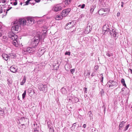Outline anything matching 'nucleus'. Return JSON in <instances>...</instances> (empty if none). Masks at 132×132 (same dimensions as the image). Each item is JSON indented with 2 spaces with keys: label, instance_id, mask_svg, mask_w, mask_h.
Segmentation results:
<instances>
[{
  "label": "nucleus",
  "instance_id": "50",
  "mask_svg": "<svg viewBox=\"0 0 132 132\" xmlns=\"http://www.w3.org/2000/svg\"><path fill=\"white\" fill-rule=\"evenodd\" d=\"M12 8V7H8V8L6 9V13H7V11H9V10H10Z\"/></svg>",
  "mask_w": 132,
  "mask_h": 132
},
{
  "label": "nucleus",
  "instance_id": "47",
  "mask_svg": "<svg viewBox=\"0 0 132 132\" xmlns=\"http://www.w3.org/2000/svg\"><path fill=\"white\" fill-rule=\"evenodd\" d=\"M65 55H70V53L69 52H66L65 54Z\"/></svg>",
  "mask_w": 132,
  "mask_h": 132
},
{
  "label": "nucleus",
  "instance_id": "18",
  "mask_svg": "<svg viewBox=\"0 0 132 132\" xmlns=\"http://www.w3.org/2000/svg\"><path fill=\"white\" fill-rule=\"evenodd\" d=\"M17 69H18L16 67L15 65L11 66L10 68V71L13 73L16 72L17 71Z\"/></svg>",
  "mask_w": 132,
  "mask_h": 132
},
{
  "label": "nucleus",
  "instance_id": "12",
  "mask_svg": "<svg viewBox=\"0 0 132 132\" xmlns=\"http://www.w3.org/2000/svg\"><path fill=\"white\" fill-rule=\"evenodd\" d=\"M35 50V48L31 46L30 47L27 48L26 49H24V52H27L29 53H31L34 52Z\"/></svg>",
  "mask_w": 132,
  "mask_h": 132
},
{
  "label": "nucleus",
  "instance_id": "3",
  "mask_svg": "<svg viewBox=\"0 0 132 132\" xmlns=\"http://www.w3.org/2000/svg\"><path fill=\"white\" fill-rule=\"evenodd\" d=\"M38 89L40 91H42L43 92L46 93L47 90L48 88L46 85H43L42 84H38Z\"/></svg>",
  "mask_w": 132,
  "mask_h": 132
},
{
  "label": "nucleus",
  "instance_id": "30",
  "mask_svg": "<svg viewBox=\"0 0 132 132\" xmlns=\"http://www.w3.org/2000/svg\"><path fill=\"white\" fill-rule=\"evenodd\" d=\"M71 0H65V3L66 5H68L70 3Z\"/></svg>",
  "mask_w": 132,
  "mask_h": 132
},
{
  "label": "nucleus",
  "instance_id": "17",
  "mask_svg": "<svg viewBox=\"0 0 132 132\" xmlns=\"http://www.w3.org/2000/svg\"><path fill=\"white\" fill-rule=\"evenodd\" d=\"M92 30L90 26H87L86 28L84 29L83 32L85 34H88Z\"/></svg>",
  "mask_w": 132,
  "mask_h": 132
},
{
  "label": "nucleus",
  "instance_id": "43",
  "mask_svg": "<svg viewBox=\"0 0 132 132\" xmlns=\"http://www.w3.org/2000/svg\"><path fill=\"white\" fill-rule=\"evenodd\" d=\"M91 132H97V130L95 128H93L92 129Z\"/></svg>",
  "mask_w": 132,
  "mask_h": 132
},
{
  "label": "nucleus",
  "instance_id": "35",
  "mask_svg": "<svg viewBox=\"0 0 132 132\" xmlns=\"http://www.w3.org/2000/svg\"><path fill=\"white\" fill-rule=\"evenodd\" d=\"M26 94V90H25L24 91V93L22 94V97L23 99H24L25 97Z\"/></svg>",
  "mask_w": 132,
  "mask_h": 132
},
{
  "label": "nucleus",
  "instance_id": "44",
  "mask_svg": "<svg viewBox=\"0 0 132 132\" xmlns=\"http://www.w3.org/2000/svg\"><path fill=\"white\" fill-rule=\"evenodd\" d=\"M75 69H73L70 70V71L71 73L73 74L74 72Z\"/></svg>",
  "mask_w": 132,
  "mask_h": 132
},
{
  "label": "nucleus",
  "instance_id": "13",
  "mask_svg": "<svg viewBox=\"0 0 132 132\" xmlns=\"http://www.w3.org/2000/svg\"><path fill=\"white\" fill-rule=\"evenodd\" d=\"M129 89L127 88L126 89L125 88H123L121 89L120 92L123 95H126L129 94Z\"/></svg>",
  "mask_w": 132,
  "mask_h": 132
},
{
  "label": "nucleus",
  "instance_id": "38",
  "mask_svg": "<svg viewBox=\"0 0 132 132\" xmlns=\"http://www.w3.org/2000/svg\"><path fill=\"white\" fill-rule=\"evenodd\" d=\"M130 126V125L129 124L127 125V126L125 127L124 129V131H126L129 128Z\"/></svg>",
  "mask_w": 132,
  "mask_h": 132
},
{
  "label": "nucleus",
  "instance_id": "11",
  "mask_svg": "<svg viewBox=\"0 0 132 132\" xmlns=\"http://www.w3.org/2000/svg\"><path fill=\"white\" fill-rule=\"evenodd\" d=\"M109 34L110 35L111 37H116L117 32H116V30L115 29H111L110 30L108 31Z\"/></svg>",
  "mask_w": 132,
  "mask_h": 132
},
{
  "label": "nucleus",
  "instance_id": "14",
  "mask_svg": "<svg viewBox=\"0 0 132 132\" xmlns=\"http://www.w3.org/2000/svg\"><path fill=\"white\" fill-rule=\"evenodd\" d=\"M26 24L27 25H30L34 23V19L28 17L26 19Z\"/></svg>",
  "mask_w": 132,
  "mask_h": 132
},
{
  "label": "nucleus",
  "instance_id": "58",
  "mask_svg": "<svg viewBox=\"0 0 132 132\" xmlns=\"http://www.w3.org/2000/svg\"><path fill=\"white\" fill-rule=\"evenodd\" d=\"M87 88H84V92L85 93H87Z\"/></svg>",
  "mask_w": 132,
  "mask_h": 132
},
{
  "label": "nucleus",
  "instance_id": "64",
  "mask_svg": "<svg viewBox=\"0 0 132 132\" xmlns=\"http://www.w3.org/2000/svg\"><path fill=\"white\" fill-rule=\"evenodd\" d=\"M86 127V124H84L83 125V127L84 128H85Z\"/></svg>",
  "mask_w": 132,
  "mask_h": 132
},
{
  "label": "nucleus",
  "instance_id": "61",
  "mask_svg": "<svg viewBox=\"0 0 132 132\" xmlns=\"http://www.w3.org/2000/svg\"><path fill=\"white\" fill-rule=\"evenodd\" d=\"M37 3L39 2L40 1V0H34Z\"/></svg>",
  "mask_w": 132,
  "mask_h": 132
},
{
  "label": "nucleus",
  "instance_id": "4",
  "mask_svg": "<svg viewBox=\"0 0 132 132\" xmlns=\"http://www.w3.org/2000/svg\"><path fill=\"white\" fill-rule=\"evenodd\" d=\"M109 12V10L108 9H102L98 11V13L100 15H102L104 16Z\"/></svg>",
  "mask_w": 132,
  "mask_h": 132
},
{
  "label": "nucleus",
  "instance_id": "6",
  "mask_svg": "<svg viewBox=\"0 0 132 132\" xmlns=\"http://www.w3.org/2000/svg\"><path fill=\"white\" fill-rule=\"evenodd\" d=\"M9 37L13 41L16 40L18 38L17 36L16 35L11 32L9 33Z\"/></svg>",
  "mask_w": 132,
  "mask_h": 132
},
{
  "label": "nucleus",
  "instance_id": "5",
  "mask_svg": "<svg viewBox=\"0 0 132 132\" xmlns=\"http://www.w3.org/2000/svg\"><path fill=\"white\" fill-rule=\"evenodd\" d=\"M118 84L116 81L110 80L108 82L107 85H109V87H116Z\"/></svg>",
  "mask_w": 132,
  "mask_h": 132
},
{
  "label": "nucleus",
  "instance_id": "52",
  "mask_svg": "<svg viewBox=\"0 0 132 132\" xmlns=\"http://www.w3.org/2000/svg\"><path fill=\"white\" fill-rule=\"evenodd\" d=\"M7 81H8V82H7V84H8L9 85H10L11 84H12V82L10 81H9V80L8 79L7 80Z\"/></svg>",
  "mask_w": 132,
  "mask_h": 132
},
{
  "label": "nucleus",
  "instance_id": "57",
  "mask_svg": "<svg viewBox=\"0 0 132 132\" xmlns=\"http://www.w3.org/2000/svg\"><path fill=\"white\" fill-rule=\"evenodd\" d=\"M33 132H39V131L37 130L36 129H35Z\"/></svg>",
  "mask_w": 132,
  "mask_h": 132
},
{
  "label": "nucleus",
  "instance_id": "26",
  "mask_svg": "<svg viewBox=\"0 0 132 132\" xmlns=\"http://www.w3.org/2000/svg\"><path fill=\"white\" fill-rule=\"evenodd\" d=\"M121 82L122 83V85L125 86V87H126L127 88L126 84L125 83V80L123 79H122L121 80Z\"/></svg>",
  "mask_w": 132,
  "mask_h": 132
},
{
  "label": "nucleus",
  "instance_id": "2",
  "mask_svg": "<svg viewBox=\"0 0 132 132\" xmlns=\"http://www.w3.org/2000/svg\"><path fill=\"white\" fill-rule=\"evenodd\" d=\"M110 24H106L103 27V34L105 35L108 33V31L110 30L112 28H111Z\"/></svg>",
  "mask_w": 132,
  "mask_h": 132
},
{
  "label": "nucleus",
  "instance_id": "25",
  "mask_svg": "<svg viewBox=\"0 0 132 132\" xmlns=\"http://www.w3.org/2000/svg\"><path fill=\"white\" fill-rule=\"evenodd\" d=\"M26 77L25 76H24L22 81H21L20 83V84L21 85H23L24 84V83L26 82Z\"/></svg>",
  "mask_w": 132,
  "mask_h": 132
},
{
  "label": "nucleus",
  "instance_id": "27",
  "mask_svg": "<svg viewBox=\"0 0 132 132\" xmlns=\"http://www.w3.org/2000/svg\"><path fill=\"white\" fill-rule=\"evenodd\" d=\"M90 72L89 71L87 70L84 73V75L85 77H87L88 76L90 75Z\"/></svg>",
  "mask_w": 132,
  "mask_h": 132
},
{
  "label": "nucleus",
  "instance_id": "46",
  "mask_svg": "<svg viewBox=\"0 0 132 132\" xmlns=\"http://www.w3.org/2000/svg\"><path fill=\"white\" fill-rule=\"evenodd\" d=\"M76 123H74L73 124L72 126L71 127V128H73V129H74L75 128L76 126Z\"/></svg>",
  "mask_w": 132,
  "mask_h": 132
},
{
  "label": "nucleus",
  "instance_id": "23",
  "mask_svg": "<svg viewBox=\"0 0 132 132\" xmlns=\"http://www.w3.org/2000/svg\"><path fill=\"white\" fill-rule=\"evenodd\" d=\"M125 123V122L123 121L120 122L119 126V129L120 130L121 129V128H122L123 127Z\"/></svg>",
  "mask_w": 132,
  "mask_h": 132
},
{
  "label": "nucleus",
  "instance_id": "24",
  "mask_svg": "<svg viewBox=\"0 0 132 132\" xmlns=\"http://www.w3.org/2000/svg\"><path fill=\"white\" fill-rule=\"evenodd\" d=\"M8 39L7 37L6 36H3V37L2 40L5 43H6L7 42L8 40Z\"/></svg>",
  "mask_w": 132,
  "mask_h": 132
},
{
  "label": "nucleus",
  "instance_id": "45",
  "mask_svg": "<svg viewBox=\"0 0 132 132\" xmlns=\"http://www.w3.org/2000/svg\"><path fill=\"white\" fill-rule=\"evenodd\" d=\"M102 109H103V111L104 112V113H105V110H106L105 105H103L102 106Z\"/></svg>",
  "mask_w": 132,
  "mask_h": 132
},
{
  "label": "nucleus",
  "instance_id": "1",
  "mask_svg": "<svg viewBox=\"0 0 132 132\" xmlns=\"http://www.w3.org/2000/svg\"><path fill=\"white\" fill-rule=\"evenodd\" d=\"M39 42V38L38 37H34L29 42V45L35 48L36 46L38 44Z\"/></svg>",
  "mask_w": 132,
  "mask_h": 132
},
{
  "label": "nucleus",
  "instance_id": "9",
  "mask_svg": "<svg viewBox=\"0 0 132 132\" xmlns=\"http://www.w3.org/2000/svg\"><path fill=\"white\" fill-rule=\"evenodd\" d=\"M20 26L19 25L17 22L16 24H15L13 26L11 29L12 31H18L19 29L20 28Z\"/></svg>",
  "mask_w": 132,
  "mask_h": 132
},
{
  "label": "nucleus",
  "instance_id": "55",
  "mask_svg": "<svg viewBox=\"0 0 132 132\" xmlns=\"http://www.w3.org/2000/svg\"><path fill=\"white\" fill-rule=\"evenodd\" d=\"M96 70H97L98 69V65H96V66L95 68H94Z\"/></svg>",
  "mask_w": 132,
  "mask_h": 132
},
{
  "label": "nucleus",
  "instance_id": "21",
  "mask_svg": "<svg viewBox=\"0 0 132 132\" xmlns=\"http://www.w3.org/2000/svg\"><path fill=\"white\" fill-rule=\"evenodd\" d=\"M61 91L63 94H65L67 93L66 89L64 87L62 88L61 90Z\"/></svg>",
  "mask_w": 132,
  "mask_h": 132
},
{
  "label": "nucleus",
  "instance_id": "39",
  "mask_svg": "<svg viewBox=\"0 0 132 132\" xmlns=\"http://www.w3.org/2000/svg\"><path fill=\"white\" fill-rule=\"evenodd\" d=\"M32 0H27L25 2V5H28L30 1H32Z\"/></svg>",
  "mask_w": 132,
  "mask_h": 132
},
{
  "label": "nucleus",
  "instance_id": "28",
  "mask_svg": "<svg viewBox=\"0 0 132 132\" xmlns=\"http://www.w3.org/2000/svg\"><path fill=\"white\" fill-rule=\"evenodd\" d=\"M39 51L40 52V55H42L45 52V50L43 48V49H39Z\"/></svg>",
  "mask_w": 132,
  "mask_h": 132
},
{
  "label": "nucleus",
  "instance_id": "32",
  "mask_svg": "<svg viewBox=\"0 0 132 132\" xmlns=\"http://www.w3.org/2000/svg\"><path fill=\"white\" fill-rule=\"evenodd\" d=\"M61 18V16L58 15H57L55 18V19L57 20H60Z\"/></svg>",
  "mask_w": 132,
  "mask_h": 132
},
{
  "label": "nucleus",
  "instance_id": "33",
  "mask_svg": "<svg viewBox=\"0 0 132 132\" xmlns=\"http://www.w3.org/2000/svg\"><path fill=\"white\" fill-rule=\"evenodd\" d=\"M106 55L109 57H110L113 56L112 54L109 52L106 53Z\"/></svg>",
  "mask_w": 132,
  "mask_h": 132
},
{
  "label": "nucleus",
  "instance_id": "16",
  "mask_svg": "<svg viewBox=\"0 0 132 132\" xmlns=\"http://www.w3.org/2000/svg\"><path fill=\"white\" fill-rule=\"evenodd\" d=\"M70 96V97H69V99L70 100H71L72 102L75 103H77L79 101L78 98L76 97H74L72 94H71V96Z\"/></svg>",
  "mask_w": 132,
  "mask_h": 132
},
{
  "label": "nucleus",
  "instance_id": "20",
  "mask_svg": "<svg viewBox=\"0 0 132 132\" xmlns=\"http://www.w3.org/2000/svg\"><path fill=\"white\" fill-rule=\"evenodd\" d=\"M2 56L3 59L6 61H7L9 58V55L6 54H3Z\"/></svg>",
  "mask_w": 132,
  "mask_h": 132
},
{
  "label": "nucleus",
  "instance_id": "63",
  "mask_svg": "<svg viewBox=\"0 0 132 132\" xmlns=\"http://www.w3.org/2000/svg\"><path fill=\"white\" fill-rule=\"evenodd\" d=\"M120 15V13L119 12H118L117 14V16H119Z\"/></svg>",
  "mask_w": 132,
  "mask_h": 132
},
{
  "label": "nucleus",
  "instance_id": "60",
  "mask_svg": "<svg viewBox=\"0 0 132 132\" xmlns=\"http://www.w3.org/2000/svg\"><path fill=\"white\" fill-rule=\"evenodd\" d=\"M1 1L3 3H5L6 2V1H5V0H2Z\"/></svg>",
  "mask_w": 132,
  "mask_h": 132
},
{
  "label": "nucleus",
  "instance_id": "49",
  "mask_svg": "<svg viewBox=\"0 0 132 132\" xmlns=\"http://www.w3.org/2000/svg\"><path fill=\"white\" fill-rule=\"evenodd\" d=\"M15 2L13 3V4L15 6L17 4V2L16 0H15Z\"/></svg>",
  "mask_w": 132,
  "mask_h": 132
},
{
  "label": "nucleus",
  "instance_id": "8",
  "mask_svg": "<svg viewBox=\"0 0 132 132\" xmlns=\"http://www.w3.org/2000/svg\"><path fill=\"white\" fill-rule=\"evenodd\" d=\"M62 9V7L60 4H57L54 6L53 10L55 12H57L61 10Z\"/></svg>",
  "mask_w": 132,
  "mask_h": 132
},
{
  "label": "nucleus",
  "instance_id": "48",
  "mask_svg": "<svg viewBox=\"0 0 132 132\" xmlns=\"http://www.w3.org/2000/svg\"><path fill=\"white\" fill-rule=\"evenodd\" d=\"M96 75L95 73V71H93L92 73V74L91 75V76L92 77H93L95 75Z\"/></svg>",
  "mask_w": 132,
  "mask_h": 132
},
{
  "label": "nucleus",
  "instance_id": "29",
  "mask_svg": "<svg viewBox=\"0 0 132 132\" xmlns=\"http://www.w3.org/2000/svg\"><path fill=\"white\" fill-rule=\"evenodd\" d=\"M85 16V15L84 14H81L79 16V20H81L83 19Z\"/></svg>",
  "mask_w": 132,
  "mask_h": 132
},
{
  "label": "nucleus",
  "instance_id": "37",
  "mask_svg": "<svg viewBox=\"0 0 132 132\" xmlns=\"http://www.w3.org/2000/svg\"><path fill=\"white\" fill-rule=\"evenodd\" d=\"M78 6L81 9H83L85 6V4H83L82 5H80Z\"/></svg>",
  "mask_w": 132,
  "mask_h": 132
},
{
  "label": "nucleus",
  "instance_id": "53",
  "mask_svg": "<svg viewBox=\"0 0 132 132\" xmlns=\"http://www.w3.org/2000/svg\"><path fill=\"white\" fill-rule=\"evenodd\" d=\"M104 93V91L103 90V89H102L100 91V93L102 94H102Z\"/></svg>",
  "mask_w": 132,
  "mask_h": 132
},
{
  "label": "nucleus",
  "instance_id": "15",
  "mask_svg": "<svg viewBox=\"0 0 132 132\" xmlns=\"http://www.w3.org/2000/svg\"><path fill=\"white\" fill-rule=\"evenodd\" d=\"M74 22L73 21L69 22L67 23L65 27V29H69L70 28H72L74 26Z\"/></svg>",
  "mask_w": 132,
  "mask_h": 132
},
{
  "label": "nucleus",
  "instance_id": "36",
  "mask_svg": "<svg viewBox=\"0 0 132 132\" xmlns=\"http://www.w3.org/2000/svg\"><path fill=\"white\" fill-rule=\"evenodd\" d=\"M88 115L89 116V117H93V114H92V113L90 111L88 112Z\"/></svg>",
  "mask_w": 132,
  "mask_h": 132
},
{
  "label": "nucleus",
  "instance_id": "19",
  "mask_svg": "<svg viewBox=\"0 0 132 132\" xmlns=\"http://www.w3.org/2000/svg\"><path fill=\"white\" fill-rule=\"evenodd\" d=\"M29 121L28 119L24 117H22L19 119V121L20 122V123L21 122L22 123H24L26 122H29Z\"/></svg>",
  "mask_w": 132,
  "mask_h": 132
},
{
  "label": "nucleus",
  "instance_id": "59",
  "mask_svg": "<svg viewBox=\"0 0 132 132\" xmlns=\"http://www.w3.org/2000/svg\"><path fill=\"white\" fill-rule=\"evenodd\" d=\"M129 71L132 74V69H129Z\"/></svg>",
  "mask_w": 132,
  "mask_h": 132
},
{
  "label": "nucleus",
  "instance_id": "42",
  "mask_svg": "<svg viewBox=\"0 0 132 132\" xmlns=\"http://www.w3.org/2000/svg\"><path fill=\"white\" fill-rule=\"evenodd\" d=\"M28 92L29 93H30L32 92H34V90L31 88H30L28 89Z\"/></svg>",
  "mask_w": 132,
  "mask_h": 132
},
{
  "label": "nucleus",
  "instance_id": "56",
  "mask_svg": "<svg viewBox=\"0 0 132 132\" xmlns=\"http://www.w3.org/2000/svg\"><path fill=\"white\" fill-rule=\"evenodd\" d=\"M48 129H49L50 130H51V131H52V130L53 131L54 130L53 128H52L51 127H50Z\"/></svg>",
  "mask_w": 132,
  "mask_h": 132
},
{
  "label": "nucleus",
  "instance_id": "40",
  "mask_svg": "<svg viewBox=\"0 0 132 132\" xmlns=\"http://www.w3.org/2000/svg\"><path fill=\"white\" fill-rule=\"evenodd\" d=\"M17 42V41L16 40L12 41V43L15 46H16V44Z\"/></svg>",
  "mask_w": 132,
  "mask_h": 132
},
{
  "label": "nucleus",
  "instance_id": "10",
  "mask_svg": "<svg viewBox=\"0 0 132 132\" xmlns=\"http://www.w3.org/2000/svg\"><path fill=\"white\" fill-rule=\"evenodd\" d=\"M17 23L20 26H24L26 24V19H20Z\"/></svg>",
  "mask_w": 132,
  "mask_h": 132
},
{
  "label": "nucleus",
  "instance_id": "62",
  "mask_svg": "<svg viewBox=\"0 0 132 132\" xmlns=\"http://www.w3.org/2000/svg\"><path fill=\"white\" fill-rule=\"evenodd\" d=\"M47 126L48 128L50 127H51V125L50 124H49L48 123H47Z\"/></svg>",
  "mask_w": 132,
  "mask_h": 132
},
{
  "label": "nucleus",
  "instance_id": "34",
  "mask_svg": "<svg viewBox=\"0 0 132 132\" xmlns=\"http://www.w3.org/2000/svg\"><path fill=\"white\" fill-rule=\"evenodd\" d=\"M94 6H92L90 7V11L91 13H92L93 12L94 10Z\"/></svg>",
  "mask_w": 132,
  "mask_h": 132
},
{
  "label": "nucleus",
  "instance_id": "51",
  "mask_svg": "<svg viewBox=\"0 0 132 132\" xmlns=\"http://www.w3.org/2000/svg\"><path fill=\"white\" fill-rule=\"evenodd\" d=\"M0 113L2 114H3L4 113V111L2 109L0 111Z\"/></svg>",
  "mask_w": 132,
  "mask_h": 132
},
{
  "label": "nucleus",
  "instance_id": "54",
  "mask_svg": "<svg viewBox=\"0 0 132 132\" xmlns=\"http://www.w3.org/2000/svg\"><path fill=\"white\" fill-rule=\"evenodd\" d=\"M47 31H46V32H45L43 34V36H44V37H45V36L47 35Z\"/></svg>",
  "mask_w": 132,
  "mask_h": 132
},
{
  "label": "nucleus",
  "instance_id": "41",
  "mask_svg": "<svg viewBox=\"0 0 132 132\" xmlns=\"http://www.w3.org/2000/svg\"><path fill=\"white\" fill-rule=\"evenodd\" d=\"M100 76H101V82H103V75H102V74H101L100 75Z\"/></svg>",
  "mask_w": 132,
  "mask_h": 132
},
{
  "label": "nucleus",
  "instance_id": "31",
  "mask_svg": "<svg viewBox=\"0 0 132 132\" xmlns=\"http://www.w3.org/2000/svg\"><path fill=\"white\" fill-rule=\"evenodd\" d=\"M56 65H53V68H54V69H55L56 70H57L59 68V66L58 65V64L57 65V66L56 67Z\"/></svg>",
  "mask_w": 132,
  "mask_h": 132
},
{
  "label": "nucleus",
  "instance_id": "22",
  "mask_svg": "<svg viewBox=\"0 0 132 132\" xmlns=\"http://www.w3.org/2000/svg\"><path fill=\"white\" fill-rule=\"evenodd\" d=\"M16 55L15 54L10 53L9 54V58L10 59V58L13 59L15 58L16 57Z\"/></svg>",
  "mask_w": 132,
  "mask_h": 132
},
{
  "label": "nucleus",
  "instance_id": "7",
  "mask_svg": "<svg viewBox=\"0 0 132 132\" xmlns=\"http://www.w3.org/2000/svg\"><path fill=\"white\" fill-rule=\"evenodd\" d=\"M71 9L69 8L63 10L61 13V16L62 17L67 16L71 11Z\"/></svg>",
  "mask_w": 132,
  "mask_h": 132
}]
</instances>
